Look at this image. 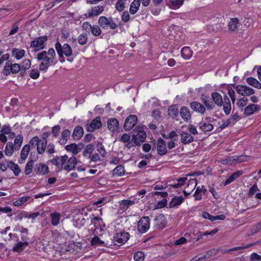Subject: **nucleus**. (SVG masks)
Wrapping results in <instances>:
<instances>
[{"label":"nucleus","mask_w":261,"mask_h":261,"mask_svg":"<svg viewBox=\"0 0 261 261\" xmlns=\"http://www.w3.org/2000/svg\"><path fill=\"white\" fill-rule=\"evenodd\" d=\"M47 141H44L40 139L38 144L37 146V150L39 154H43L46 148Z\"/></svg>","instance_id":"35"},{"label":"nucleus","mask_w":261,"mask_h":261,"mask_svg":"<svg viewBox=\"0 0 261 261\" xmlns=\"http://www.w3.org/2000/svg\"><path fill=\"white\" fill-rule=\"evenodd\" d=\"M108 128L113 133L114 132V118H110L108 120Z\"/></svg>","instance_id":"64"},{"label":"nucleus","mask_w":261,"mask_h":261,"mask_svg":"<svg viewBox=\"0 0 261 261\" xmlns=\"http://www.w3.org/2000/svg\"><path fill=\"white\" fill-rule=\"evenodd\" d=\"M56 54L53 48H49L48 51H42L37 55V60L40 62L39 66L40 71L46 72L49 66L57 63Z\"/></svg>","instance_id":"1"},{"label":"nucleus","mask_w":261,"mask_h":261,"mask_svg":"<svg viewBox=\"0 0 261 261\" xmlns=\"http://www.w3.org/2000/svg\"><path fill=\"white\" fill-rule=\"evenodd\" d=\"M31 66V61L29 59H25L23 60L20 65L21 70L24 71L28 69Z\"/></svg>","instance_id":"58"},{"label":"nucleus","mask_w":261,"mask_h":261,"mask_svg":"<svg viewBox=\"0 0 261 261\" xmlns=\"http://www.w3.org/2000/svg\"><path fill=\"white\" fill-rule=\"evenodd\" d=\"M35 172L37 174L44 175L48 172V168L46 165L39 164L36 166Z\"/></svg>","instance_id":"32"},{"label":"nucleus","mask_w":261,"mask_h":261,"mask_svg":"<svg viewBox=\"0 0 261 261\" xmlns=\"http://www.w3.org/2000/svg\"><path fill=\"white\" fill-rule=\"evenodd\" d=\"M23 136L22 135H17L14 140V148L15 150H18L22 145L23 142Z\"/></svg>","instance_id":"45"},{"label":"nucleus","mask_w":261,"mask_h":261,"mask_svg":"<svg viewBox=\"0 0 261 261\" xmlns=\"http://www.w3.org/2000/svg\"><path fill=\"white\" fill-rule=\"evenodd\" d=\"M239 27V21L237 18H231L228 23V28L230 31H235Z\"/></svg>","instance_id":"27"},{"label":"nucleus","mask_w":261,"mask_h":261,"mask_svg":"<svg viewBox=\"0 0 261 261\" xmlns=\"http://www.w3.org/2000/svg\"><path fill=\"white\" fill-rule=\"evenodd\" d=\"M104 8L102 6H97L93 7L91 10L88 11V17H91L93 16H97L102 13L103 11Z\"/></svg>","instance_id":"24"},{"label":"nucleus","mask_w":261,"mask_h":261,"mask_svg":"<svg viewBox=\"0 0 261 261\" xmlns=\"http://www.w3.org/2000/svg\"><path fill=\"white\" fill-rule=\"evenodd\" d=\"M188 180L187 177H182L181 178H178L177 180V183L173 185L172 186L174 188H177L181 187L183 186L185 183L186 181Z\"/></svg>","instance_id":"51"},{"label":"nucleus","mask_w":261,"mask_h":261,"mask_svg":"<svg viewBox=\"0 0 261 261\" xmlns=\"http://www.w3.org/2000/svg\"><path fill=\"white\" fill-rule=\"evenodd\" d=\"M135 204V201L130 200H123L119 203L118 213L122 214L130 206Z\"/></svg>","instance_id":"14"},{"label":"nucleus","mask_w":261,"mask_h":261,"mask_svg":"<svg viewBox=\"0 0 261 261\" xmlns=\"http://www.w3.org/2000/svg\"><path fill=\"white\" fill-rule=\"evenodd\" d=\"M124 173V167L122 165H119L115 167V174L118 176H122Z\"/></svg>","instance_id":"60"},{"label":"nucleus","mask_w":261,"mask_h":261,"mask_svg":"<svg viewBox=\"0 0 261 261\" xmlns=\"http://www.w3.org/2000/svg\"><path fill=\"white\" fill-rule=\"evenodd\" d=\"M206 191V190L204 188V186H202L201 187L199 186L198 187L196 191L195 192V193L194 194V197H195V200H199L201 199L202 196L201 193H204Z\"/></svg>","instance_id":"40"},{"label":"nucleus","mask_w":261,"mask_h":261,"mask_svg":"<svg viewBox=\"0 0 261 261\" xmlns=\"http://www.w3.org/2000/svg\"><path fill=\"white\" fill-rule=\"evenodd\" d=\"M127 0H118L115 8L119 11H121L124 10L125 8V4Z\"/></svg>","instance_id":"55"},{"label":"nucleus","mask_w":261,"mask_h":261,"mask_svg":"<svg viewBox=\"0 0 261 261\" xmlns=\"http://www.w3.org/2000/svg\"><path fill=\"white\" fill-rule=\"evenodd\" d=\"M88 41V37L86 33L81 34L77 37L78 43L82 45L86 44Z\"/></svg>","instance_id":"48"},{"label":"nucleus","mask_w":261,"mask_h":261,"mask_svg":"<svg viewBox=\"0 0 261 261\" xmlns=\"http://www.w3.org/2000/svg\"><path fill=\"white\" fill-rule=\"evenodd\" d=\"M129 238V234L127 232H118L115 236V245L120 246L125 243Z\"/></svg>","instance_id":"12"},{"label":"nucleus","mask_w":261,"mask_h":261,"mask_svg":"<svg viewBox=\"0 0 261 261\" xmlns=\"http://www.w3.org/2000/svg\"><path fill=\"white\" fill-rule=\"evenodd\" d=\"M157 150L158 153L160 155H164L167 152V149L166 148V144L164 140L162 139H159L158 140L157 143Z\"/></svg>","instance_id":"16"},{"label":"nucleus","mask_w":261,"mask_h":261,"mask_svg":"<svg viewBox=\"0 0 261 261\" xmlns=\"http://www.w3.org/2000/svg\"><path fill=\"white\" fill-rule=\"evenodd\" d=\"M102 123L99 117H96L90 123H87L86 125L87 131L89 132H93L95 129L100 128Z\"/></svg>","instance_id":"10"},{"label":"nucleus","mask_w":261,"mask_h":261,"mask_svg":"<svg viewBox=\"0 0 261 261\" xmlns=\"http://www.w3.org/2000/svg\"><path fill=\"white\" fill-rule=\"evenodd\" d=\"M12 56L17 60L20 59L24 56L25 51L23 49L14 48L12 50Z\"/></svg>","instance_id":"43"},{"label":"nucleus","mask_w":261,"mask_h":261,"mask_svg":"<svg viewBox=\"0 0 261 261\" xmlns=\"http://www.w3.org/2000/svg\"><path fill=\"white\" fill-rule=\"evenodd\" d=\"M17 230L20 232V241L29 242L30 238L28 236V229L22 226H18Z\"/></svg>","instance_id":"25"},{"label":"nucleus","mask_w":261,"mask_h":261,"mask_svg":"<svg viewBox=\"0 0 261 261\" xmlns=\"http://www.w3.org/2000/svg\"><path fill=\"white\" fill-rule=\"evenodd\" d=\"M197 185V181L196 179L190 178L188 180V183L187 187L185 188L186 189H188L190 191L192 192L195 188Z\"/></svg>","instance_id":"47"},{"label":"nucleus","mask_w":261,"mask_h":261,"mask_svg":"<svg viewBox=\"0 0 261 261\" xmlns=\"http://www.w3.org/2000/svg\"><path fill=\"white\" fill-rule=\"evenodd\" d=\"M140 6V2L138 0H134L130 4L129 12L131 14H135L138 11Z\"/></svg>","instance_id":"37"},{"label":"nucleus","mask_w":261,"mask_h":261,"mask_svg":"<svg viewBox=\"0 0 261 261\" xmlns=\"http://www.w3.org/2000/svg\"><path fill=\"white\" fill-rule=\"evenodd\" d=\"M50 217L51 224L54 226H57L60 222L61 218L60 214L57 212H54L50 214Z\"/></svg>","instance_id":"36"},{"label":"nucleus","mask_w":261,"mask_h":261,"mask_svg":"<svg viewBox=\"0 0 261 261\" xmlns=\"http://www.w3.org/2000/svg\"><path fill=\"white\" fill-rule=\"evenodd\" d=\"M77 163V160L75 157L72 156L66 161L64 169L67 171H70L74 169Z\"/></svg>","instance_id":"18"},{"label":"nucleus","mask_w":261,"mask_h":261,"mask_svg":"<svg viewBox=\"0 0 261 261\" xmlns=\"http://www.w3.org/2000/svg\"><path fill=\"white\" fill-rule=\"evenodd\" d=\"M180 115L182 119L188 121L191 118V114L189 109L186 107H182L180 110Z\"/></svg>","instance_id":"30"},{"label":"nucleus","mask_w":261,"mask_h":261,"mask_svg":"<svg viewBox=\"0 0 261 261\" xmlns=\"http://www.w3.org/2000/svg\"><path fill=\"white\" fill-rule=\"evenodd\" d=\"M55 47L59 58H63L64 55L66 57H70L72 55V49L68 43H64L62 45L61 43L57 41Z\"/></svg>","instance_id":"3"},{"label":"nucleus","mask_w":261,"mask_h":261,"mask_svg":"<svg viewBox=\"0 0 261 261\" xmlns=\"http://www.w3.org/2000/svg\"><path fill=\"white\" fill-rule=\"evenodd\" d=\"M98 24L103 29H114V23L112 18L108 19L105 16H100L98 19Z\"/></svg>","instance_id":"8"},{"label":"nucleus","mask_w":261,"mask_h":261,"mask_svg":"<svg viewBox=\"0 0 261 261\" xmlns=\"http://www.w3.org/2000/svg\"><path fill=\"white\" fill-rule=\"evenodd\" d=\"M223 110L226 115H229L231 111V105L230 101H226L225 102H223Z\"/></svg>","instance_id":"52"},{"label":"nucleus","mask_w":261,"mask_h":261,"mask_svg":"<svg viewBox=\"0 0 261 261\" xmlns=\"http://www.w3.org/2000/svg\"><path fill=\"white\" fill-rule=\"evenodd\" d=\"M226 89L228 91V94L231 98L232 102L234 103L236 100V93L229 86L227 87Z\"/></svg>","instance_id":"54"},{"label":"nucleus","mask_w":261,"mask_h":261,"mask_svg":"<svg viewBox=\"0 0 261 261\" xmlns=\"http://www.w3.org/2000/svg\"><path fill=\"white\" fill-rule=\"evenodd\" d=\"M138 118L136 115L129 116L125 120L124 127L126 130L131 129L137 123Z\"/></svg>","instance_id":"13"},{"label":"nucleus","mask_w":261,"mask_h":261,"mask_svg":"<svg viewBox=\"0 0 261 261\" xmlns=\"http://www.w3.org/2000/svg\"><path fill=\"white\" fill-rule=\"evenodd\" d=\"M91 245L93 246H101L104 244V242L100 240L96 236H94L90 241Z\"/></svg>","instance_id":"50"},{"label":"nucleus","mask_w":261,"mask_h":261,"mask_svg":"<svg viewBox=\"0 0 261 261\" xmlns=\"http://www.w3.org/2000/svg\"><path fill=\"white\" fill-rule=\"evenodd\" d=\"M29 244V242L19 241L13 247L12 251L15 252L20 253L26 248Z\"/></svg>","instance_id":"20"},{"label":"nucleus","mask_w":261,"mask_h":261,"mask_svg":"<svg viewBox=\"0 0 261 261\" xmlns=\"http://www.w3.org/2000/svg\"><path fill=\"white\" fill-rule=\"evenodd\" d=\"M181 142L184 144H188L194 141L193 137L188 133L181 131L180 133Z\"/></svg>","instance_id":"21"},{"label":"nucleus","mask_w":261,"mask_h":261,"mask_svg":"<svg viewBox=\"0 0 261 261\" xmlns=\"http://www.w3.org/2000/svg\"><path fill=\"white\" fill-rule=\"evenodd\" d=\"M94 150V146L92 144L87 145L83 152V155L84 157L89 159L91 157V155Z\"/></svg>","instance_id":"39"},{"label":"nucleus","mask_w":261,"mask_h":261,"mask_svg":"<svg viewBox=\"0 0 261 261\" xmlns=\"http://www.w3.org/2000/svg\"><path fill=\"white\" fill-rule=\"evenodd\" d=\"M6 162L7 163V167L13 171L14 175L18 176L21 172V169L19 166L11 161Z\"/></svg>","instance_id":"22"},{"label":"nucleus","mask_w":261,"mask_h":261,"mask_svg":"<svg viewBox=\"0 0 261 261\" xmlns=\"http://www.w3.org/2000/svg\"><path fill=\"white\" fill-rule=\"evenodd\" d=\"M248 101L247 98L243 97L238 99L236 105L239 108H242L247 105Z\"/></svg>","instance_id":"53"},{"label":"nucleus","mask_w":261,"mask_h":261,"mask_svg":"<svg viewBox=\"0 0 261 261\" xmlns=\"http://www.w3.org/2000/svg\"><path fill=\"white\" fill-rule=\"evenodd\" d=\"M70 135V132L69 129H66L62 131L61 136L59 139V143L61 145L65 144Z\"/></svg>","instance_id":"26"},{"label":"nucleus","mask_w":261,"mask_h":261,"mask_svg":"<svg viewBox=\"0 0 261 261\" xmlns=\"http://www.w3.org/2000/svg\"><path fill=\"white\" fill-rule=\"evenodd\" d=\"M154 225L159 229H163L167 226V221L165 216L160 214L156 216L154 220Z\"/></svg>","instance_id":"9"},{"label":"nucleus","mask_w":261,"mask_h":261,"mask_svg":"<svg viewBox=\"0 0 261 261\" xmlns=\"http://www.w3.org/2000/svg\"><path fill=\"white\" fill-rule=\"evenodd\" d=\"M248 158V156H246V155H240V156L234 155V156H233V157H232L233 161H236L239 162H244V161H246Z\"/></svg>","instance_id":"63"},{"label":"nucleus","mask_w":261,"mask_h":261,"mask_svg":"<svg viewBox=\"0 0 261 261\" xmlns=\"http://www.w3.org/2000/svg\"><path fill=\"white\" fill-rule=\"evenodd\" d=\"M150 227V219L147 216L142 217L138 224V230L142 233L146 232Z\"/></svg>","instance_id":"7"},{"label":"nucleus","mask_w":261,"mask_h":261,"mask_svg":"<svg viewBox=\"0 0 261 261\" xmlns=\"http://www.w3.org/2000/svg\"><path fill=\"white\" fill-rule=\"evenodd\" d=\"M11 67L12 74L17 73L20 70H21L20 65L16 63L11 65Z\"/></svg>","instance_id":"61"},{"label":"nucleus","mask_w":261,"mask_h":261,"mask_svg":"<svg viewBox=\"0 0 261 261\" xmlns=\"http://www.w3.org/2000/svg\"><path fill=\"white\" fill-rule=\"evenodd\" d=\"M144 258V254L141 251L136 252L134 255V259L135 261H143Z\"/></svg>","instance_id":"56"},{"label":"nucleus","mask_w":261,"mask_h":261,"mask_svg":"<svg viewBox=\"0 0 261 261\" xmlns=\"http://www.w3.org/2000/svg\"><path fill=\"white\" fill-rule=\"evenodd\" d=\"M246 82L249 85L258 89H261L260 83L256 79L253 77H249L246 79Z\"/></svg>","instance_id":"33"},{"label":"nucleus","mask_w":261,"mask_h":261,"mask_svg":"<svg viewBox=\"0 0 261 261\" xmlns=\"http://www.w3.org/2000/svg\"><path fill=\"white\" fill-rule=\"evenodd\" d=\"M14 146L12 142H8L5 147V152L8 156H11L14 152Z\"/></svg>","instance_id":"46"},{"label":"nucleus","mask_w":261,"mask_h":261,"mask_svg":"<svg viewBox=\"0 0 261 261\" xmlns=\"http://www.w3.org/2000/svg\"><path fill=\"white\" fill-rule=\"evenodd\" d=\"M211 98L215 105L218 107H221L223 105V98L222 95L217 92H214L211 94Z\"/></svg>","instance_id":"19"},{"label":"nucleus","mask_w":261,"mask_h":261,"mask_svg":"<svg viewBox=\"0 0 261 261\" xmlns=\"http://www.w3.org/2000/svg\"><path fill=\"white\" fill-rule=\"evenodd\" d=\"M243 172L242 170L237 171L233 173H232L225 181L224 185L226 186L232 181H233L236 179L240 176Z\"/></svg>","instance_id":"31"},{"label":"nucleus","mask_w":261,"mask_h":261,"mask_svg":"<svg viewBox=\"0 0 261 261\" xmlns=\"http://www.w3.org/2000/svg\"><path fill=\"white\" fill-rule=\"evenodd\" d=\"M34 164V161L33 160H31L27 163L24 170V173L26 175H29L32 173Z\"/></svg>","instance_id":"49"},{"label":"nucleus","mask_w":261,"mask_h":261,"mask_svg":"<svg viewBox=\"0 0 261 261\" xmlns=\"http://www.w3.org/2000/svg\"><path fill=\"white\" fill-rule=\"evenodd\" d=\"M61 127L59 125H57L52 127L51 133L54 137H57L59 136Z\"/></svg>","instance_id":"62"},{"label":"nucleus","mask_w":261,"mask_h":261,"mask_svg":"<svg viewBox=\"0 0 261 261\" xmlns=\"http://www.w3.org/2000/svg\"><path fill=\"white\" fill-rule=\"evenodd\" d=\"M184 0H170L169 6L172 9L179 8L183 4Z\"/></svg>","instance_id":"42"},{"label":"nucleus","mask_w":261,"mask_h":261,"mask_svg":"<svg viewBox=\"0 0 261 261\" xmlns=\"http://www.w3.org/2000/svg\"><path fill=\"white\" fill-rule=\"evenodd\" d=\"M201 103L193 101L190 103L191 109L194 111L203 115L206 110H212L215 108V105L210 101L208 96L202 94L200 97Z\"/></svg>","instance_id":"2"},{"label":"nucleus","mask_w":261,"mask_h":261,"mask_svg":"<svg viewBox=\"0 0 261 261\" xmlns=\"http://www.w3.org/2000/svg\"><path fill=\"white\" fill-rule=\"evenodd\" d=\"M11 65L8 63L7 62L4 67L3 73L5 75H8L10 73H12L11 68Z\"/></svg>","instance_id":"59"},{"label":"nucleus","mask_w":261,"mask_h":261,"mask_svg":"<svg viewBox=\"0 0 261 261\" xmlns=\"http://www.w3.org/2000/svg\"><path fill=\"white\" fill-rule=\"evenodd\" d=\"M30 145L29 144L25 145L23 147L21 151L20 159L18 160L20 164H22L24 162L30 152Z\"/></svg>","instance_id":"17"},{"label":"nucleus","mask_w":261,"mask_h":261,"mask_svg":"<svg viewBox=\"0 0 261 261\" xmlns=\"http://www.w3.org/2000/svg\"><path fill=\"white\" fill-rule=\"evenodd\" d=\"M184 200L182 196H174L169 203V207L171 208L177 206L183 202Z\"/></svg>","instance_id":"29"},{"label":"nucleus","mask_w":261,"mask_h":261,"mask_svg":"<svg viewBox=\"0 0 261 261\" xmlns=\"http://www.w3.org/2000/svg\"><path fill=\"white\" fill-rule=\"evenodd\" d=\"M47 37L44 35L36 38L31 42L30 46L34 48L35 51H38L44 48V43Z\"/></svg>","instance_id":"5"},{"label":"nucleus","mask_w":261,"mask_h":261,"mask_svg":"<svg viewBox=\"0 0 261 261\" xmlns=\"http://www.w3.org/2000/svg\"><path fill=\"white\" fill-rule=\"evenodd\" d=\"M91 33L95 36H98L101 33V29L97 25H93L91 30Z\"/></svg>","instance_id":"57"},{"label":"nucleus","mask_w":261,"mask_h":261,"mask_svg":"<svg viewBox=\"0 0 261 261\" xmlns=\"http://www.w3.org/2000/svg\"><path fill=\"white\" fill-rule=\"evenodd\" d=\"M67 159V155H65L53 159L51 160V163L53 164L56 165L59 169H62L63 165L66 163Z\"/></svg>","instance_id":"15"},{"label":"nucleus","mask_w":261,"mask_h":261,"mask_svg":"<svg viewBox=\"0 0 261 261\" xmlns=\"http://www.w3.org/2000/svg\"><path fill=\"white\" fill-rule=\"evenodd\" d=\"M84 134V129L82 126H77L74 129L72 137L74 140H79Z\"/></svg>","instance_id":"23"},{"label":"nucleus","mask_w":261,"mask_h":261,"mask_svg":"<svg viewBox=\"0 0 261 261\" xmlns=\"http://www.w3.org/2000/svg\"><path fill=\"white\" fill-rule=\"evenodd\" d=\"M146 138V133L143 130H139L136 134H134L132 136V141L133 142H129L126 146L128 148H130L136 146H140L142 142L145 141Z\"/></svg>","instance_id":"4"},{"label":"nucleus","mask_w":261,"mask_h":261,"mask_svg":"<svg viewBox=\"0 0 261 261\" xmlns=\"http://www.w3.org/2000/svg\"><path fill=\"white\" fill-rule=\"evenodd\" d=\"M65 149L67 151H70L74 154H76L80 152V148L75 143L66 145Z\"/></svg>","instance_id":"41"},{"label":"nucleus","mask_w":261,"mask_h":261,"mask_svg":"<svg viewBox=\"0 0 261 261\" xmlns=\"http://www.w3.org/2000/svg\"><path fill=\"white\" fill-rule=\"evenodd\" d=\"M234 87L239 94L244 97L251 95L255 93L254 89L246 86L238 85L234 86Z\"/></svg>","instance_id":"6"},{"label":"nucleus","mask_w":261,"mask_h":261,"mask_svg":"<svg viewBox=\"0 0 261 261\" xmlns=\"http://www.w3.org/2000/svg\"><path fill=\"white\" fill-rule=\"evenodd\" d=\"M30 199L29 196H22L17 199H15L13 204L14 206H19L24 204L26 201Z\"/></svg>","instance_id":"44"},{"label":"nucleus","mask_w":261,"mask_h":261,"mask_svg":"<svg viewBox=\"0 0 261 261\" xmlns=\"http://www.w3.org/2000/svg\"><path fill=\"white\" fill-rule=\"evenodd\" d=\"M91 222L95 227V230H99L100 231L103 230L105 227L102 220L99 217H94L93 215L90 216Z\"/></svg>","instance_id":"11"},{"label":"nucleus","mask_w":261,"mask_h":261,"mask_svg":"<svg viewBox=\"0 0 261 261\" xmlns=\"http://www.w3.org/2000/svg\"><path fill=\"white\" fill-rule=\"evenodd\" d=\"M199 128L203 132H207L213 129V125L210 123L201 121L199 123Z\"/></svg>","instance_id":"38"},{"label":"nucleus","mask_w":261,"mask_h":261,"mask_svg":"<svg viewBox=\"0 0 261 261\" xmlns=\"http://www.w3.org/2000/svg\"><path fill=\"white\" fill-rule=\"evenodd\" d=\"M259 106L257 105L251 104L248 105L244 110V114L249 116L259 110Z\"/></svg>","instance_id":"28"},{"label":"nucleus","mask_w":261,"mask_h":261,"mask_svg":"<svg viewBox=\"0 0 261 261\" xmlns=\"http://www.w3.org/2000/svg\"><path fill=\"white\" fill-rule=\"evenodd\" d=\"M193 51L189 47H184L181 50V55L185 60H188L191 58Z\"/></svg>","instance_id":"34"}]
</instances>
